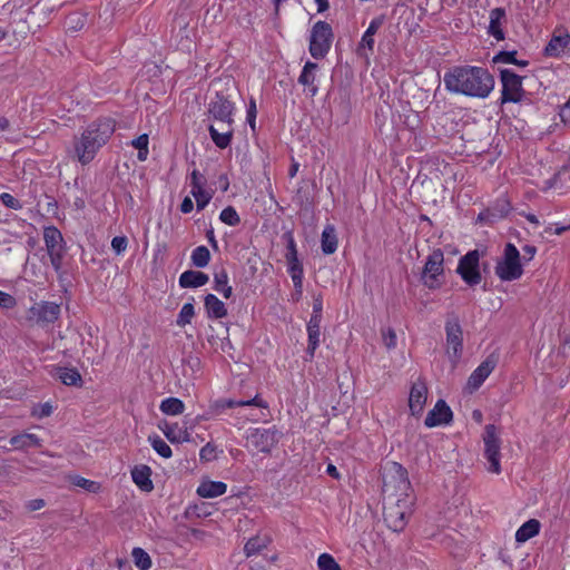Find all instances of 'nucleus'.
Returning <instances> with one entry per match:
<instances>
[{"instance_id": "1", "label": "nucleus", "mask_w": 570, "mask_h": 570, "mask_svg": "<svg viewBox=\"0 0 570 570\" xmlns=\"http://www.w3.org/2000/svg\"><path fill=\"white\" fill-rule=\"evenodd\" d=\"M445 89L453 94L484 99L494 88L493 76L482 67L455 66L444 73Z\"/></svg>"}, {"instance_id": "2", "label": "nucleus", "mask_w": 570, "mask_h": 570, "mask_svg": "<svg viewBox=\"0 0 570 570\" xmlns=\"http://www.w3.org/2000/svg\"><path fill=\"white\" fill-rule=\"evenodd\" d=\"M115 121L102 118L90 124L75 140V155L82 165L89 164L97 151L109 140L115 131Z\"/></svg>"}, {"instance_id": "3", "label": "nucleus", "mask_w": 570, "mask_h": 570, "mask_svg": "<svg viewBox=\"0 0 570 570\" xmlns=\"http://www.w3.org/2000/svg\"><path fill=\"white\" fill-rule=\"evenodd\" d=\"M382 493L384 500L412 499L411 483L406 469L397 462H389L382 470Z\"/></svg>"}, {"instance_id": "4", "label": "nucleus", "mask_w": 570, "mask_h": 570, "mask_svg": "<svg viewBox=\"0 0 570 570\" xmlns=\"http://www.w3.org/2000/svg\"><path fill=\"white\" fill-rule=\"evenodd\" d=\"M494 272L503 282L515 281L522 276L520 252L513 244L508 243L504 246L503 256L498 259Z\"/></svg>"}, {"instance_id": "5", "label": "nucleus", "mask_w": 570, "mask_h": 570, "mask_svg": "<svg viewBox=\"0 0 570 570\" xmlns=\"http://www.w3.org/2000/svg\"><path fill=\"white\" fill-rule=\"evenodd\" d=\"M412 499L384 500V521L394 532L402 531L412 512Z\"/></svg>"}, {"instance_id": "6", "label": "nucleus", "mask_w": 570, "mask_h": 570, "mask_svg": "<svg viewBox=\"0 0 570 570\" xmlns=\"http://www.w3.org/2000/svg\"><path fill=\"white\" fill-rule=\"evenodd\" d=\"M421 282L429 289L440 288L444 283V254L434 249L426 258L421 273Z\"/></svg>"}, {"instance_id": "7", "label": "nucleus", "mask_w": 570, "mask_h": 570, "mask_svg": "<svg viewBox=\"0 0 570 570\" xmlns=\"http://www.w3.org/2000/svg\"><path fill=\"white\" fill-rule=\"evenodd\" d=\"M334 35L330 23L325 21H317L309 36V53L315 59L324 58L332 46Z\"/></svg>"}, {"instance_id": "8", "label": "nucleus", "mask_w": 570, "mask_h": 570, "mask_svg": "<svg viewBox=\"0 0 570 570\" xmlns=\"http://www.w3.org/2000/svg\"><path fill=\"white\" fill-rule=\"evenodd\" d=\"M246 446L257 452L271 453L273 448L278 443L281 433L273 428H250L246 431Z\"/></svg>"}, {"instance_id": "9", "label": "nucleus", "mask_w": 570, "mask_h": 570, "mask_svg": "<svg viewBox=\"0 0 570 570\" xmlns=\"http://www.w3.org/2000/svg\"><path fill=\"white\" fill-rule=\"evenodd\" d=\"M500 79L502 83L501 104L507 102H521L525 97V91L522 87V77L517 75L510 69H502L500 71Z\"/></svg>"}, {"instance_id": "10", "label": "nucleus", "mask_w": 570, "mask_h": 570, "mask_svg": "<svg viewBox=\"0 0 570 570\" xmlns=\"http://www.w3.org/2000/svg\"><path fill=\"white\" fill-rule=\"evenodd\" d=\"M484 442V458L487 459L489 466L488 471L499 474L501 472L500 459H501V440L495 425L488 424L484 429L483 434Z\"/></svg>"}, {"instance_id": "11", "label": "nucleus", "mask_w": 570, "mask_h": 570, "mask_svg": "<svg viewBox=\"0 0 570 570\" xmlns=\"http://www.w3.org/2000/svg\"><path fill=\"white\" fill-rule=\"evenodd\" d=\"M480 257V252L473 249L459 259L456 273L469 286H475L481 283Z\"/></svg>"}, {"instance_id": "12", "label": "nucleus", "mask_w": 570, "mask_h": 570, "mask_svg": "<svg viewBox=\"0 0 570 570\" xmlns=\"http://www.w3.org/2000/svg\"><path fill=\"white\" fill-rule=\"evenodd\" d=\"M445 333L446 353L453 365H456L463 351V331L458 317H451L446 321Z\"/></svg>"}, {"instance_id": "13", "label": "nucleus", "mask_w": 570, "mask_h": 570, "mask_svg": "<svg viewBox=\"0 0 570 570\" xmlns=\"http://www.w3.org/2000/svg\"><path fill=\"white\" fill-rule=\"evenodd\" d=\"M59 316L60 305L47 301L35 303L27 312V320L41 326L55 323Z\"/></svg>"}, {"instance_id": "14", "label": "nucleus", "mask_w": 570, "mask_h": 570, "mask_svg": "<svg viewBox=\"0 0 570 570\" xmlns=\"http://www.w3.org/2000/svg\"><path fill=\"white\" fill-rule=\"evenodd\" d=\"M234 104L223 92H216L208 104V115L218 124H233Z\"/></svg>"}, {"instance_id": "15", "label": "nucleus", "mask_w": 570, "mask_h": 570, "mask_svg": "<svg viewBox=\"0 0 570 570\" xmlns=\"http://www.w3.org/2000/svg\"><path fill=\"white\" fill-rule=\"evenodd\" d=\"M498 364V356L490 354L469 376L466 390L470 393L476 391L489 377Z\"/></svg>"}, {"instance_id": "16", "label": "nucleus", "mask_w": 570, "mask_h": 570, "mask_svg": "<svg viewBox=\"0 0 570 570\" xmlns=\"http://www.w3.org/2000/svg\"><path fill=\"white\" fill-rule=\"evenodd\" d=\"M452 410L443 400H439L434 407L428 413L424 424L428 428H434L442 424H448L452 421Z\"/></svg>"}, {"instance_id": "17", "label": "nucleus", "mask_w": 570, "mask_h": 570, "mask_svg": "<svg viewBox=\"0 0 570 570\" xmlns=\"http://www.w3.org/2000/svg\"><path fill=\"white\" fill-rule=\"evenodd\" d=\"M234 406H257L261 409H267L268 404L263 399H261L258 395H256L255 397H253L250 400H239V401H235V400H230V399L229 400L220 399V400H216L212 404L210 410L214 414H220L226 409H232Z\"/></svg>"}, {"instance_id": "18", "label": "nucleus", "mask_w": 570, "mask_h": 570, "mask_svg": "<svg viewBox=\"0 0 570 570\" xmlns=\"http://www.w3.org/2000/svg\"><path fill=\"white\" fill-rule=\"evenodd\" d=\"M426 394L428 389L423 382L413 383L409 396V407L412 415L417 416L422 413L426 402Z\"/></svg>"}, {"instance_id": "19", "label": "nucleus", "mask_w": 570, "mask_h": 570, "mask_svg": "<svg viewBox=\"0 0 570 570\" xmlns=\"http://www.w3.org/2000/svg\"><path fill=\"white\" fill-rule=\"evenodd\" d=\"M208 131L212 140L218 148L224 149L230 145L234 134L233 124H218V128L209 125Z\"/></svg>"}, {"instance_id": "20", "label": "nucleus", "mask_w": 570, "mask_h": 570, "mask_svg": "<svg viewBox=\"0 0 570 570\" xmlns=\"http://www.w3.org/2000/svg\"><path fill=\"white\" fill-rule=\"evenodd\" d=\"M383 21H384L383 17H377V18L372 19V21L370 22V26L367 27V29L365 30V32L361 39V42H360V46L357 49V53L360 56H363V55L366 56V53L364 52L366 49L368 51L373 52L374 36L379 31V29L382 27Z\"/></svg>"}, {"instance_id": "21", "label": "nucleus", "mask_w": 570, "mask_h": 570, "mask_svg": "<svg viewBox=\"0 0 570 570\" xmlns=\"http://www.w3.org/2000/svg\"><path fill=\"white\" fill-rule=\"evenodd\" d=\"M488 33L495 40H504V32L502 29L505 22V10L503 8H494L490 11Z\"/></svg>"}, {"instance_id": "22", "label": "nucleus", "mask_w": 570, "mask_h": 570, "mask_svg": "<svg viewBox=\"0 0 570 570\" xmlns=\"http://www.w3.org/2000/svg\"><path fill=\"white\" fill-rule=\"evenodd\" d=\"M43 240L48 254L66 249V243L63 240L62 234L55 226H49L45 228Z\"/></svg>"}, {"instance_id": "23", "label": "nucleus", "mask_w": 570, "mask_h": 570, "mask_svg": "<svg viewBox=\"0 0 570 570\" xmlns=\"http://www.w3.org/2000/svg\"><path fill=\"white\" fill-rule=\"evenodd\" d=\"M151 469L148 465H136L131 471V478L135 484L142 491L150 492L154 489Z\"/></svg>"}, {"instance_id": "24", "label": "nucleus", "mask_w": 570, "mask_h": 570, "mask_svg": "<svg viewBox=\"0 0 570 570\" xmlns=\"http://www.w3.org/2000/svg\"><path fill=\"white\" fill-rule=\"evenodd\" d=\"M209 281L207 274L199 271H186L179 276V286L183 288H196L204 286Z\"/></svg>"}, {"instance_id": "25", "label": "nucleus", "mask_w": 570, "mask_h": 570, "mask_svg": "<svg viewBox=\"0 0 570 570\" xmlns=\"http://www.w3.org/2000/svg\"><path fill=\"white\" fill-rule=\"evenodd\" d=\"M204 306L209 318L218 320L227 315V307L225 303L214 294H207L205 296Z\"/></svg>"}, {"instance_id": "26", "label": "nucleus", "mask_w": 570, "mask_h": 570, "mask_svg": "<svg viewBox=\"0 0 570 570\" xmlns=\"http://www.w3.org/2000/svg\"><path fill=\"white\" fill-rule=\"evenodd\" d=\"M227 491V484L222 481H204L197 488V494L202 498H216Z\"/></svg>"}, {"instance_id": "27", "label": "nucleus", "mask_w": 570, "mask_h": 570, "mask_svg": "<svg viewBox=\"0 0 570 570\" xmlns=\"http://www.w3.org/2000/svg\"><path fill=\"white\" fill-rule=\"evenodd\" d=\"M338 239L336 229L333 225H326L322 233L321 248L325 255H331L336 252Z\"/></svg>"}, {"instance_id": "28", "label": "nucleus", "mask_w": 570, "mask_h": 570, "mask_svg": "<svg viewBox=\"0 0 570 570\" xmlns=\"http://www.w3.org/2000/svg\"><path fill=\"white\" fill-rule=\"evenodd\" d=\"M317 63L307 61L298 77V82L303 86L308 87L311 96H315L317 94V87L314 86L315 71L317 70Z\"/></svg>"}, {"instance_id": "29", "label": "nucleus", "mask_w": 570, "mask_h": 570, "mask_svg": "<svg viewBox=\"0 0 570 570\" xmlns=\"http://www.w3.org/2000/svg\"><path fill=\"white\" fill-rule=\"evenodd\" d=\"M160 429L164 432L165 436L171 443H181L189 441L190 435L188 431L186 429L180 428L178 423H166L164 426H160Z\"/></svg>"}, {"instance_id": "30", "label": "nucleus", "mask_w": 570, "mask_h": 570, "mask_svg": "<svg viewBox=\"0 0 570 570\" xmlns=\"http://www.w3.org/2000/svg\"><path fill=\"white\" fill-rule=\"evenodd\" d=\"M10 444L17 450H26L28 448H40L41 440L32 433H22L13 435L10 439Z\"/></svg>"}, {"instance_id": "31", "label": "nucleus", "mask_w": 570, "mask_h": 570, "mask_svg": "<svg viewBox=\"0 0 570 570\" xmlns=\"http://www.w3.org/2000/svg\"><path fill=\"white\" fill-rule=\"evenodd\" d=\"M213 288L222 294L225 298H230L233 295V287L228 285V274L224 268L214 273Z\"/></svg>"}, {"instance_id": "32", "label": "nucleus", "mask_w": 570, "mask_h": 570, "mask_svg": "<svg viewBox=\"0 0 570 570\" xmlns=\"http://www.w3.org/2000/svg\"><path fill=\"white\" fill-rule=\"evenodd\" d=\"M540 531V522L535 519H530L524 522L515 532V540L518 542H525L537 535Z\"/></svg>"}, {"instance_id": "33", "label": "nucleus", "mask_w": 570, "mask_h": 570, "mask_svg": "<svg viewBox=\"0 0 570 570\" xmlns=\"http://www.w3.org/2000/svg\"><path fill=\"white\" fill-rule=\"evenodd\" d=\"M568 37L569 35L553 36L544 49L546 55L550 57H559L561 53H566Z\"/></svg>"}, {"instance_id": "34", "label": "nucleus", "mask_w": 570, "mask_h": 570, "mask_svg": "<svg viewBox=\"0 0 570 570\" xmlns=\"http://www.w3.org/2000/svg\"><path fill=\"white\" fill-rule=\"evenodd\" d=\"M160 411L167 415H178L185 410V404L177 397H167L161 401Z\"/></svg>"}, {"instance_id": "35", "label": "nucleus", "mask_w": 570, "mask_h": 570, "mask_svg": "<svg viewBox=\"0 0 570 570\" xmlns=\"http://www.w3.org/2000/svg\"><path fill=\"white\" fill-rule=\"evenodd\" d=\"M58 377L66 385L78 386L81 385L82 383L81 375L76 368L59 367Z\"/></svg>"}, {"instance_id": "36", "label": "nucleus", "mask_w": 570, "mask_h": 570, "mask_svg": "<svg viewBox=\"0 0 570 570\" xmlns=\"http://www.w3.org/2000/svg\"><path fill=\"white\" fill-rule=\"evenodd\" d=\"M190 259H191V264L195 267H198V268L206 267L210 261V252L204 245L197 246L193 250Z\"/></svg>"}, {"instance_id": "37", "label": "nucleus", "mask_w": 570, "mask_h": 570, "mask_svg": "<svg viewBox=\"0 0 570 570\" xmlns=\"http://www.w3.org/2000/svg\"><path fill=\"white\" fill-rule=\"evenodd\" d=\"M134 563L139 570H149L151 568V558L141 548H134L131 552Z\"/></svg>"}, {"instance_id": "38", "label": "nucleus", "mask_w": 570, "mask_h": 570, "mask_svg": "<svg viewBox=\"0 0 570 570\" xmlns=\"http://www.w3.org/2000/svg\"><path fill=\"white\" fill-rule=\"evenodd\" d=\"M153 449L163 458L169 459L173 455L170 446L157 434L148 438Z\"/></svg>"}, {"instance_id": "39", "label": "nucleus", "mask_w": 570, "mask_h": 570, "mask_svg": "<svg viewBox=\"0 0 570 570\" xmlns=\"http://www.w3.org/2000/svg\"><path fill=\"white\" fill-rule=\"evenodd\" d=\"M267 546V540L266 539H262L259 537H254V538H250L245 547H244V552L246 554V557H252L254 554H257L259 553L264 548H266Z\"/></svg>"}, {"instance_id": "40", "label": "nucleus", "mask_w": 570, "mask_h": 570, "mask_svg": "<svg viewBox=\"0 0 570 570\" xmlns=\"http://www.w3.org/2000/svg\"><path fill=\"white\" fill-rule=\"evenodd\" d=\"M148 135L142 134L131 141V145L138 149L137 158L140 161H145L148 157Z\"/></svg>"}, {"instance_id": "41", "label": "nucleus", "mask_w": 570, "mask_h": 570, "mask_svg": "<svg viewBox=\"0 0 570 570\" xmlns=\"http://www.w3.org/2000/svg\"><path fill=\"white\" fill-rule=\"evenodd\" d=\"M219 219L228 226H237L240 223V217L233 206H227L220 212Z\"/></svg>"}, {"instance_id": "42", "label": "nucleus", "mask_w": 570, "mask_h": 570, "mask_svg": "<svg viewBox=\"0 0 570 570\" xmlns=\"http://www.w3.org/2000/svg\"><path fill=\"white\" fill-rule=\"evenodd\" d=\"M195 315V308L191 303H185L178 314L177 317V325L180 327H184L185 325L189 324L191 322V318Z\"/></svg>"}, {"instance_id": "43", "label": "nucleus", "mask_w": 570, "mask_h": 570, "mask_svg": "<svg viewBox=\"0 0 570 570\" xmlns=\"http://www.w3.org/2000/svg\"><path fill=\"white\" fill-rule=\"evenodd\" d=\"M71 482L73 485L82 488L90 493H97L100 490V484L98 482L85 479L79 475L72 476Z\"/></svg>"}, {"instance_id": "44", "label": "nucleus", "mask_w": 570, "mask_h": 570, "mask_svg": "<svg viewBox=\"0 0 570 570\" xmlns=\"http://www.w3.org/2000/svg\"><path fill=\"white\" fill-rule=\"evenodd\" d=\"M308 345L306 353L311 358L314 357L315 351L320 345L321 328H307Z\"/></svg>"}, {"instance_id": "45", "label": "nucleus", "mask_w": 570, "mask_h": 570, "mask_svg": "<svg viewBox=\"0 0 570 570\" xmlns=\"http://www.w3.org/2000/svg\"><path fill=\"white\" fill-rule=\"evenodd\" d=\"M317 566L320 570H341L340 564L328 553H322L318 557Z\"/></svg>"}, {"instance_id": "46", "label": "nucleus", "mask_w": 570, "mask_h": 570, "mask_svg": "<svg viewBox=\"0 0 570 570\" xmlns=\"http://www.w3.org/2000/svg\"><path fill=\"white\" fill-rule=\"evenodd\" d=\"M284 237L287 240L286 255H285L286 261L287 262H296V261H298L296 243H295V239L293 237V234L291 232H288V233H286L284 235Z\"/></svg>"}, {"instance_id": "47", "label": "nucleus", "mask_w": 570, "mask_h": 570, "mask_svg": "<svg viewBox=\"0 0 570 570\" xmlns=\"http://www.w3.org/2000/svg\"><path fill=\"white\" fill-rule=\"evenodd\" d=\"M190 194L196 199L198 210L204 209L212 199V195L206 193L204 187L199 188V191H197V189H191Z\"/></svg>"}, {"instance_id": "48", "label": "nucleus", "mask_w": 570, "mask_h": 570, "mask_svg": "<svg viewBox=\"0 0 570 570\" xmlns=\"http://www.w3.org/2000/svg\"><path fill=\"white\" fill-rule=\"evenodd\" d=\"M0 202L7 208L19 210L23 207L22 203L9 193L0 194Z\"/></svg>"}, {"instance_id": "49", "label": "nucleus", "mask_w": 570, "mask_h": 570, "mask_svg": "<svg viewBox=\"0 0 570 570\" xmlns=\"http://www.w3.org/2000/svg\"><path fill=\"white\" fill-rule=\"evenodd\" d=\"M381 334L383 344L387 350H392L396 346V333L393 328H383Z\"/></svg>"}, {"instance_id": "50", "label": "nucleus", "mask_w": 570, "mask_h": 570, "mask_svg": "<svg viewBox=\"0 0 570 570\" xmlns=\"http://www.w3.org/2000/svg\"><path fill=\"white\" fill-rule=\"evenodd\" d=\"M202 461L210 462L217 458V446L213 443L205 444L199 452Z\"/></svg>"}, {"instance_id": "51", "label": "nucleus", "mask_w": 570, "mask_h": 570, "mask_svg": "<svg viewBox=\"0 0 570 570\" xmlns=\"http://www.w3.org/2000/svg\"><path fill=\"white\" fill-rule=\"evenodd\" d=\"M515 56H517L515 50L500 51L499 53H497L493 57V62L494 63H512V65H514V62H517Z\"/></svg>"}, {"instance_id": "52", "label": "nucleus", "mask_w": 570, "mask_h": 570, "mask_svg": "<svg viewBox=\"0 0 570 570\" xmlns=\"http://www.w3.org/2000/svg\"><path fill=\"white\" fill-rule=\"evenodd\" d=\"M65 254H66V249L59 250V252H52V253L48 254V256L50 258V263L57 274H61L62 259L65 257Z\"/></svg>"}, {"instance_id": "53", "label": "nucleus", "mask_w": 570, "mask_h": 570, "mask_svg": "<svg viewBox=\"0 0 570 570\" xmlns=\"http://www.w3.org/2000/svg\"><path fill=\"white\" fill-rule=\"evenodd\" d=\"M128 246V239L126 236H116L111 240V248L117 254H122Z\"/></svg>"}, {"instance_id": "54", "label": "nucleus", "mask_w": 570, "mask_h": 570, "mask_svg": "<svg viewBox=\"0 0 570 570\" xmlns=\"http://www.w3.org/2000/svg\"><path fill=\"white\" fill-rule=\"evenodd\" d=\"M205 184V177L197 169H194L190 174L191 189H197V191H199V188L204 187Z\"/></svg>"}, {"instance_id": "55", "label": "nucleus", "mask_w": 570, "mask_h": 570, "mask_svg": "<svg viewBox=\"0 0 570 570\" xmlns=\"http://www.w3.org/2000/svg\"><path fill=\"white\" fill-rule=\"evenodd\" d=\"M16 306V299L12 295L0 291V307L2 308H13Z\"/></svg>"}, {"instance_id": "56", "label": "nucleus", "mask_w": 570, "mask_h": 570, "mask_svg": "<svg viewBox=\"0 0 570 570\" xmlns=\"http://www.w3.org/2000/svg\"><path fill=\"white\" fill-rule=\"evenodd\" d=\"M52 413V406L49 403L41 404L39 409H35L32 415L37 417H46Z\"/></svg>"}, {"instance_id": "57", "label": "nucleus", "mask_w": 570, "mask_h": 570, "mask_svg": "<svg viewBox=\"0 0 570 570\" xmlns=\"http://www.w3.org/2000/svg\"><path fill=\"white\" fill-rule=\"evenodd\" d=\"M256 114H257L256 104H255V100L252 99L249 102V107L247 109V121H248L249 126L252 127V129L255 128Z\"/></svg>"}, {"instance_id": "58", "label": "nucleus", "mask_w": 570, "mask_h": 570, "mask_svg": "<svg viewBox=\"0 0 570 570\" xmlns=\"http://www.w3.org/2000/svg\"><path fill=\"white\" fill-rule=\"evenodd\" d=\"M288 264V273L292 275L303 274V266L299 261L296 262H287Z\"/></svg>"}, {"instance_id": "59", "label": "nucleus", "mask_w": 570, "mask_h": 570, "mask_svg": "<svg viewBox=\"0 0 570 570\" xmlns=\"http://www.w3.org/2000/svg\"><path fill=\"white\" fill-rule=\"evenodd\" d=\"M194 203L189 197H185L180 204V210L184 214H188L193 210Z\"/></svg>"}, {"instance_id": "60", "label": "nucleus", "mask_w": 570, "mask_h": 570, "mask_svg": "<svg viewBox=\"0 0 570 570\" xmlns=\"http://www.w3.org/2000/svg\"><path fill=\"white\" fill-rule=\"evenodd\" d=\"M291 277L296 292L301 295L303 288V274L292 275Z\"/></svg>"}, {"instance_id": "61", "label": "nucleus", "mask_w": 570, "mask_h": 570, "mask_svg": "<svg viewBox=\"0 0 570 570\" xmlns=\"http://www.w3.org/2000/svg\"><path fill=\"white\" fill-rule=\"evenodd\" d=\"M522 250L524 254V258L528 261H531L537 253V248L533 245H524L522 247Z\"/></svg>"}, {"instance_id": "62", "label": "nucleus", "mask_w": 570, "mask_h": 570, "mask_svg": "<svg viewBox=\"0 0 570 570\" xmlns=\"http://www.w3.org/2000/svg\"><path fill=\"white\" fill-rule=\"evenodd\" d=\"M321 320L322 315L313 313L307 324V328H321Z\"/></svg>"}, {"instance_id": "63", "label": "nucleus", "mask_w": 570, "mask_h": 570, "mask_svg": "<svg viewBox=\"0 0 570 570\" xmlns=\"http://www.w3.org/2000/svg\"><path fill=\"white\" fill-rule=\"evenodd\" d=\"M322 309H323V301H322V296L321 295H317L314 297V302H313V313L314 314H318V315H322Z\"/></svg>"}, {"instance_id": "64", "label": "nucleus", "mask_w": 570, "mask_h": 570, "mask_svg": "<svg viewBox=\"0 0 570 570\" xmlns=\"http://www.w3.org/2000/svg\"><path fill=\"white\" fill-rule=\"evenodd\" d=\"M43 507H45V501L42 499H35V500L29 501V503H28V509L30 511L40 510Z\"/></svg>"}]
</instances>
